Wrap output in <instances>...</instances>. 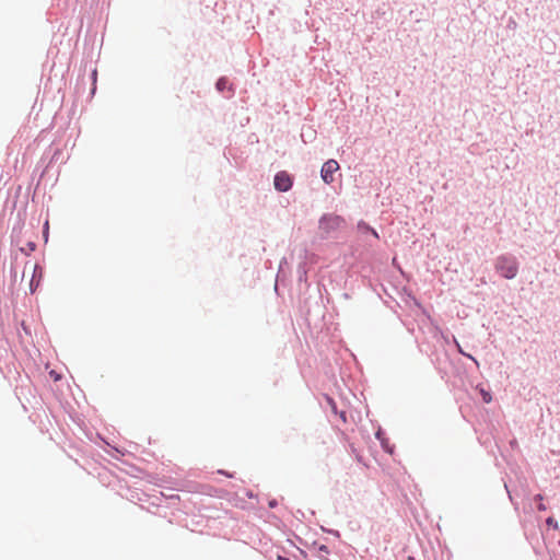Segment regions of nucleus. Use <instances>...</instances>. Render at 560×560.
<instances>
[{"mask_svg": "<svg viewBox=\"0 0 560 560\" xmlns=\"http://www.w3.org/2000/svg\"><path fill=\"white\" fill-rule=\"evenodd\" d=\"M535 500L539 501L538 510H540V511H545V510H546V506H545V504L541 502V501H542V495H541V494H537V495L535 497Z\"/></svg>", "mask_w": 560, "mask_h": 560, "instance_id": "0eeeda50", "label": "nucleus"}, {"mask_svg": "<svg viewBox=\"0 0 560 560\" xmlns=\"http://www.w3.org/2000/svg\"><path fill=\"white\" fill-rule=\"evenodd\" d=\"M328 402L331 406L332 411L336 412V404H335V401L331 398H328Z\"/></svg>", "mask_w": 560, "mask_h": 560, "instance_id": "6e6552de", "label": "nucleus"}, {"mask_svg": "<svg viewBox=\"0 0 560 560\" xmlns=\"http://www.w3.org/2000/svg\"><path fill=\"white\" fill-rule=\"evenodd\" d=\"M340 418L342 419L343 422H346V413L343 411L340 412Z\"/></svg>", "mask_w": 560, "mask_h": 560, "instance_id": "1a4fd4ad", "label": "nucleus"}, {"mask_svg": "<svg viewBox=\"0 0 560 560\" xmlns=\"http://www.w3.org/2000/svg\"><path fill=\"white\" fill-rule=\"evenodd\" d=\"M339 170V164L335 160H328L320 170V176L326 184L334 182V174Z\"/></svg>", "mask_w": 560, "mask_h": 560, "instance_id": "7ed1b4c3", "label": "nucleus"}, {"mask_svg": "<svg viewBox=\"0 0 560 560\" xmlns=\"http://www.w3.org/2000/svg\"><path fill=\"white\" fill-rule=\"evenodd\" d=\"M217 89L219 91H224L226 89H230L228 79H225V78L219 79V81L217 82Z\"/></svg>", "mask_w": 560, "mask_h": 560, "instance_id": "423d86ee", "label": "nucleus"}, {"mask_svg": "<svg viewBox=\"0 0 560 560\" xmlns=\"http://www.w3.org/2000/svg\"><path fill=\"white\" fill-rule=\"evenodd\" d=\"M478 390H479V394L481 395V398H482L483 402H486V404L491 402L492 396H491V394L488 390H486L482 387L478 388Z\"/></svg>", "mask_w": 560, "mask_h": 560, "instance_id": "39448f33", "label": "nucleus"}, {"mask_svg": "<svg viewBox=\"0 0 560 560\" xmlns=\"http://www.w3.org/2000/svg\"><path fill=\"white\" fill-rule=\"evenodd\" d=\"M292 187V179L287 172H279L275 176V188L279 191H288Z\"/></svg>", "mask_w": 560, "mask_h": 560, "instance_id": "20e7f679", "label": "nucleus"}, {"mask_svg": "<svg viewBox=\"0 0 560 560\" xmlns=\"http://www.w3.org/2000/svg\"><path fill=\"white\" fill-rule=\"evenodd\" d=\"M345 224V220L337 214H325L319 220V231L323 234H329L334 231L341 229Z\"/></svg>", "mask_w": 560, "mask_h": 560, "instance_id": "f03ea898", "label": "nucleus"}, {"mask_svg": "<svg viewBox=\"0 0 560 560\" xmlns=\"http://www.w3.org/2000/svg\"><path fill=\"white\" fill-rule=\"evenodd\" d=\"M278 560H289V559H288V558H284V557L279 556V557H278Z\"/></svg>", "mask_w": 560, "mask_h": 560, "instance_id": "4468645a", "label": "nucleus"}, {"mask_svg": "<svg viewBox=\"0 0 560 560\" xmlns=\"http://www.w3.org/2000/svg\"><path fill=\"white\" fill-rule=\"evenodd\" d=\"M30 287H31V291L33 292V291L35 290V289L33 288V279L31 280Z\"/></svg>", "mask_w": 560, "mask_h": 560, "instance_id": "f8f14e48", "label": "nucleus"}, {"mask_svg": "<svg viewBox=\"0 0 560 560\" xmlns=\"http://www.w3.org/2000/svg\"><path fill=\"white\" fill-rule=\"evenodd\" d=\"M497 271L506 279H513L518 271V265L515 258L500 256L495 261Z\"/></svg>", "mask_w": 560, "mask_h": 560, "instance_id": "f257e3e1", "label": "nucleus"}, {"mask_svg": "<svg viewBox=\"0 0 560 560\" xmlns=\"http://www.w3.org/2000/svg\"><path fill=\"white\" fill-rule=\"evenodd\" d=\"M36 269H37V266H36V265L32 266L33 276L35 275Z\"/></svg>", "mask_w": 560, "mask_h": 560, "instance_id": "9b49d317", "label": "nucleus"}, {"mask_svg": "<svg viewBox=\"0 0 560 560\" xmlns=\"http://www.w3.org/2000/svg\"><path fill=\"white\" fill-rule=\"evenodd\" d=\"M547 523H548L549 525L553 524V518H552V517H549V518L547 520Z\"/></svg>", "mask_w": 560, "mask_h": 560, "instance_id": "9d476101", "label": "nucleus"}, {"mask_svg": "<svg viewBox=\"0 0 560 560\" xmlns=\"http://www.w3.org/2000/svg\"><path fill=\"white\" fill-rule=\"evenodd\" d=\"M371 231H372V233H373V235H374L375 237H378V234H377V232H376V231H374V230H371Z\"/></svg>", "mask_w": 560, "mask_h": 560, "instance_id": "ddd939ff", "label": "nucleus"}]
</instances>
